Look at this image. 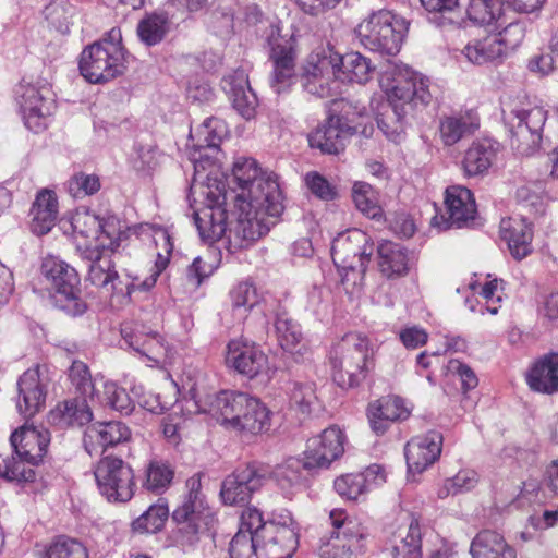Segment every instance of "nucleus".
I'll use <instances>...</instances> for the list:
<instances>
[{"mask_svg": "<svg viewBox=\"0 0 558 558\" xmlns=\"http://www.w3.org/2000/svg\"><path fill=\"white\" fill-rule=\"evenodd\" d=\"M235 208L238 219L229 241L235 248H244L265 235L283 209V195L277 175L264 171L252 158H239L233 166Z\"/></svg>", "mask_w": 558, "mask_h": 558, "instance_id": "obj_1", "label": "nucleus"}, {"mask_svg": "<svg viewBox=\"0 0 558 558\" xmlns=\"http://www.w3.org/2000/svg\"><path fill=\"white\" fill-rule=\"evenodd\" d=\"M379 85L389 105L377 116V125L387 138L397 142L404 132L405 117L432 100L429 80L407 65L388 63Z\"/></svg>", "mask_w": 558, "mask_h": 558, "instance_id": "obj_2", "label": "nucleus"}, {"mask_svg": "<svg viewBox=\"0 0 558 558\" xmlns=\"http://www.w3.org/2000/svg\"><path fill=\"white\" fill-rule=\"evenodd\" d=\"M299 545V527L290 512L275 514L256 535L239 530L230 542L231 558H292Z\"/></svg>", "mask_w": 558, "mask_h": 558, "instance_id": "obj_3", "label": "nucleus"}, {"mask_svg": "<svg viewBox=\"0 0 558 558\" xmlns=\"http://www.w3.org/2000/svg\"><path fill=\"white\" fill-rule=\"evenodd\" d=\"M374 345L360 332L342 337L330 351L332 377L338 386L351 388L364 380L374 366Z\"/></svg>", "mask_w": 558, "mask_h": 558, "instance_id": "obj_4", "label": "nucleus"}, {"mask_svg": "<svg viewBox=\"0 0 558 558\" xmlns=\"http://www.w3.org/2000/svg\"><path fill=\"white\" fill-rule=\"evenodd\" d=\"M373 251L369 236L360 229L347 230L333 239L331 257L347 292L360 290Z\"/></svg>", "mask_w": 558, "mask_h": 558, "instance_id": "obj_5", "label": "nucleus"}, {"mask_svg": "<svg viewBox=\"0 0 558 558\" xmlns=\"http://www.w3.org/2000/svg\"><path fill=\"white\" fill-rule=\"evenodd\" d=\"M121 41V31L112 28L106 37L82 51L78 68L89 83L109 82L124 73L125 50Z\"/></svg>", "mask_w": 558, "mask_h": 558, "instance_id": "obj_6", "label": "nucleus"}, {"mask_svg": "<svg viewBox=\"0 0 558 558\" xmlns=\"http://www.w3.org/2000/svg\"><path fill=\"white\" fill-rule=\"evenodd\" d=\"M332 530L320 538V558H357L364 550L365 532L361 523L342 509L329 513Z\"/></svg>", "mask_w": 558, "mask_h": 558, "instance_id": "obj_7", "label": "nucleus"}, {"mask_svg": "<svg viewBox=\"0 0 558 558\" xmlns=\"http://www.w3.org/2000/svg\"><path fill=\"white\" fill-rule=\"evenodd\" d=\"M407 31L404 20L389 11H378L363 20L356 26L355 34L366 49L393 56L399 52Z\"/></svg>", "mask_w": 558, "mask_h": 558, "instance_id": "obj_8", "label": "nucleus"}, {"mask_svg": "<svg viewBox=\"0 0 558 558\" xmlns=\"http://www.w3.org/2000/svg\"><path fill=\"white\" fill-rule=\"evenodd\" d=\"M341 63V54L332 48H319L313 51L304 66L302 84L304 89L317 97H330L340 92L341 77L337 69Z\"/></svg>", "mask_w": 558, "mask_h": 558, "instance_id": "obj_9", "label": "nucleus"}, {"mask_svg": "<svg viewBox=\"0 0 558 558\" xmlns=\"http://www.w3.org/2000/svg\"><path fill=\"white\" fill-rule=\"evenodd\" d=\"M267 44L269 48V62L271 63L269 84L276 94H281L295 80L298 58L295 39L292 34L283 35L278 26L271 25L267 35Z\"/></svg>", "mask_w": 558, "mask_h": 558, "instance_id": "obj_10", "label": "nucleus"}, {"mask_svg": "<svg viewBox=\"0 0 558 558\" xmlns=\"http://www.w3.org/2000/svg\"><path fill=\"white\" fill-rule=\"evenodd\" d=\"M94 475L100 494L109 501L125 502L133 497L135 490L133 470L121 459L102 458Z\"/></svg>", "mask_w": 558, "mask_h": 558, "instance_id": "obj_11", "label": "nucleus"}, {"mask_svg": "<svg viewBox=\"0 0 558 558\" xmlns=\"http://www.w3.org/2000/svg\"><path fill=\"white\" fill-rule=\"evenodd\" d=\"M252 396L234 391L223 390L217 393H201L195 391L194 401L199 412L209 414L218 423L228 429H234L244 410L248 409Z\"/></svg>", "mask_w": 558, "mask_h": 558, "instance_id": "obj_12", "label": "nucleus"}, {"mask_svg": "<svg viewBox=\"0 0 558 558\" xmlns=\"http://www.w3.org/2000/svg\"><path fill=\"white\" fill-rule=\"evenodd\" d=\"M226 364L248 379L268 381L276 367L269 363L268 356L255 343L231 340L227 347Z\"/></svg>", "mask_w": 558, "mask_h": 558, "instance_id": "obj_13", "label": "nucleus"}, {"mask_svg": "<svg viewBox=\"0 0 558 558\" xmlns=\"http://www.w3.org/2000/svg\"><path fill=\"white\" fill-rule=\"evenodd\" d=\"M41 269L56 292L63 296L65 301L63 307L72 315L83 314L86 305L78 298L81 290L76 270L65 262L52 256L45 258Z\"/></svg>", "mask_w": 558, "mask_h": 558, "instance_id": "obj_14", "label": "nucleus"}, {"mask_svg": "<svg viewBox=\"0 0 558 558\" xmlns=\"http://www.w3.org/2000/svg\"><path fill=\"white\" fill-rule=\"evenodd\" d=\"M513 113L517 121L512 122L511 144L521 155H531L539 147L547 111L541 106H534Z\"/></svg>", "mask_w": 558, "mask_h": 558, "instance_id": "obj_15", "label": "nucleus"}, {"mask_svg": "<svg viewBox=\"0 0 558 558\" xmlns=\"http://www.w3.org/2000/svg\"><path fill=\"white\" fill-rule=\"evenodd\" d=\"M266 475V470L256 464L234 470L221 484L220 497L223 504L235 506L248 502L252 495L264 485Z\"/></svg>", "mask_w": 558, "mask_h": 558, "instance_id": "obj_16", "label": "nucleus"}, {"mask_svg": "<svg viewBox=\"0 0 558 558\" xmlns=\"http://www.w3.org/2000/svg\"><path fill=\"white\" fill-rule=\"evenodd\" d=\"M20 108L27 129L40 132L47 126V119L52 113L53 100L47 86L37 87L21 84L16 90Z\"/></svg>", "mask_w": 558, "mask_h": 558, "instance_id": "obj_17", "label": "nucleus"}, {"mask_svg": "<svg viewBox=\"0 0 558 558\" xmlns=\"http://www.w3.org/2000/svg\"><path fill=\"white\" fill-rule=\"evenodd\" d=\"M344 434L339 427L331 426L311 437L304 451L305 466L310 469L328 468L344 451Z\"/></svg>", "mask_w": 558, "mask_h": 558, "instance_id": "obj_18", "label": "nucleus"}, {"mask_svg": "<svg viewBox=\"0 0 558 558\" xmlns=\"http://www.w3.org/2000/svg\"><path fill=\"white\" fill-rule=\"evenodd\" d=\"M77 251L81 257L88 262L87 281L107 292L123 290L122 281L111 260V252L85 243H78Z\"/></svg>", "mask_w": 558, "mask_h": 558, "instance_id": "obj_19", "label": "nucleus"}, {"mask_svg": "<svg viewBox=\"0 0 558 558\" xmlns=\"http://www.w3.org/2000/svg\"><path fill=\"white\" fill-rule=\"evenodd\" d=\"M441 448L442 435L439 432L429 430L413 437L404 448L409 472L421 473L426 470L439 458Z\"/></svg>", "mask_w": 558, "mask_h": 558, "instance_id": "obj_20", "label": "nucleus"}, {"mask_svg": "<svg viewBox=\"0 0 558 558\" xmlns=\"http://www.w3.org/2000/svg\"><path fill=\"white\" fill-rule=\"evenodd\" d=\"M10 442L17 458L38 464L47 452L50 434L46 428L25 424L12 433Z\"/></svg>", "mask_w": 558, "mask_h": 558, "instance_id": "obj_21", "label": "nucleus"}, {"mask_svg": "<svg viewBox=\"0 0 558 558\" xmlns=\"http://www.w3.org/2000/svg\"><path fill=\"white\" fill-rule=\"evenodd\" d=\"M19 399L16 408L24 417L38 413L46 399V385L40 376V367L36 366L23 373L17 381Z\"/></svg>", "mask_w": 558, "mask_h": 558, "instance_id": "obj_22", "label": "nucleus"}, {"mask_svg": "<svg viewBox=\"0 0 558 558\" xmlns=\"http://www.w3.org/2000/svg\"><path fill=\"white\" fill-rule=\"evenodd\" d=\"M353 133L354 129L348 125L341 117L330 116L320 128L311 134L308 141L312 147H316L323 153L339 154Z\"/></svg>", "mask_w": 558, "mask_h": 558, "instance_id": "obj_23", "label": "nucleus"}, {"mask_svg": "<svg viewBox=\"0 0 558 558\" xmlns=\"http://www.w3.org/2000/svg\"><path fill=\"white\" fill-rule=\"evenodd\" d=\"M445 204L449 215L448 221L444 220V229L450 227L461 228L474 220L476 204L472 192L461 185H452L446 189Z\"/></svg>", "mask_w": 558, "mask_h": 558, "instance_id": "obj_24", "label": "nucleus"}, {"mask_svg": "<svg viewBox=\"0 0 558 558\" xmlns=\"http://www.w3.org/2000/svg\"><path fill=\"white\" fill-rule=\"evenodd\" d=\"M131 432L129 427L120 421L93 424L87 427L84 434V447L93 456L101 449V452L108 447L125 442L130 439Z\"/></svg>", "mask_w": 558, "mask_h": 558, "instance_id": "obj_25", "label": "nucleus"}, {"mask_svg": "<svg viewBox=\"0 0 558 558\" xmlns=\"http://www.w3.org/2000/svg\"><path fill=\"white\" fill-rule=\"evenodd\" d=\"M228 134V128L225 121L218 118H208L195 131H191V147L194 153L191 155V161L196 163L203 158H208L206 150L217 151L220 143Z\"/></svg>", "mask_w": 558, "mask_h": 558, "instance_id": "obj_26", "label": "nucleus"}, {"mask_svg": "<svg viewBox=\"0 0 558 558\" xmlns=\"http://www.w3.org/2000/svg\"><path fill=\"white\" fill-rule=\"evenodd\" d=\"M499 233L514 259L521 260L532 253L533 231L525 219L521 217L502 219Z\"/></svg>", "mask_w": 558, "mask_h": 558, "instance_id": "obj_27", "label": "nucleus"}, {"mask_svg": "<svg viewBox=\"0 0 558 558\" xmlns=\"http://www.w3.org/2000/svg\"><path fill=\"white\" fill-rule=\"evenodd\" d=\"M410 414L411 409L397 396L384 397L368 407L369 424L376 434H384L390 423L407 420Z\"/></svg>", "mask_w": 558, "mask_h": 558, "instance_id": "obj_28", "label": "nucleus"}, {"mask_svg": "<svg viewBox=\"0 0 558 558\" xmlns=\"http://www.w3.org/2000/svg\"><path fill=\"white\" fill-rule=\"evenodd\" d=\"M389 546L392 558H421L418 519L413 514H407L404 522L392 533Z\"/></svg>", "mask_w": 558, "mask_h": 558, "instance_id": "obj_29", "label": "nucleus"}, {"mask_svg": "<svg viewBox=\"0 0 558 558\" xmlns=\"http://www.w3.org/2000/svg\"><path fill=\"white\" fill-rule=\"evenodd\" d=\"M154 242L156 247L159 250L157 252V259L155 262L154 269L151 270V274L144 279H141L138 276L132 277V281L125 283L128 294L135 291H149L156 284L160 274L168 266L169 257L173 250V243L171 242L169 231L161 228L157 229L154 232Z\"/></svg>", "mask_w": 558, "mask_h": 558, "instance_id": "obj_30", "label": "nucleus"}, {"mask_svg": "<svg viewBox=\"0 0 558 558\" xmlns=\"http://www.w3.org/2000/svg\"><path fill=\"white\" fill-rule=\"evenodd\" d=\"M223 88L229 94L234 109L245 119L255 113L257 97L252 90L244 70H238L223 80Z\"/></svg>", "mask_w": 558, "mask_h": 558, "instance_id": "obj_31", "label": "nucleus"}, {"mask_svg": "<svg viewBox=\"0 0 558 558\" xmlns=\"http://www.w3.org/2000/svg\"><path fill=\"white\" fill-rule=\"evenodd\" d=\"M195 225L197 227L199 236L209 243L219 241L222 236H226L229 240L230 231L233 229H229L227 232V213L220 206H209L202 209L201 213L195 214ZM229 251L235 252V248L230 241Z\"/></svg>", "mask_w": 558, "mask_h": 558, "instance_id": "obj_32", "label": "nucleus"}, {"mask_svg": "<svg viewBox=\"0 0 558 558\" xmlns=\"http://www.w3.org/2000/svg\"><path fill=\"white\" fill-rule=\"evenodd\" d=\"M207 515L208 513L196 512L187 507L177 508L172 513V519L178 524L172 535L174 544L183 550L193 548L199 541V527Z\"/></svg>", "mask_w": 558, "mask_h": 558, "instance_id": "obj_33", "label": "nucleus"}, {"mask_svg": "<svg viewBox=\"0 0 558 558\" xmlns=\"http://www.w3.org/2000/svg\"><path fill=\"white\" fill-rule=\"evenodd\" d=\"M92 405L89 401L80 398L66 400L49 412L48 421L60 427L83 426L93 418Z\"/></svg>", "mask_w": 558, "mask_h": 558, "instance_id": "obj_34", "label": "nucleus"}, {"mask_svg": "<svg viewBox=\"0 0 558 558\" xmlns=\"http://www.w3.org/2000/svg\"><path fill=\"white\" fill-rule=\"evenodd\" d=\"M472 558H517L515 549L505 537L492 530L478 532L471 542Z\"/></svg>", "mask_w": 558, "mask_h": 558, "instance_id": "obj_35", "label": "nucleus"}, {"mask_svg": "<svg viewBox=\"0 0 558 558\" xmlns=\"http://www.w3.org/2000/svg\"><path fill=\"white\" fill-rule=\"evenodd\" d=\"M32 229L39 235L48 233L58 217V198L53 191L44 189L37 193L32 209Z\"/></svg>", "mask_w": 558, "mask_h": 558, "instance_id": "obj_36", "label": "nucleus"}, {"mask_svg": "<svg viewBox=\"0 0 558 558\" xmlns=\"http://www.w3.org/2000/svg\"><path fill=\"white\" fill-rule=\"evenodd\" d=\"M498 143L492 140L473 142L463 158V170L466 175L474 177L485 173L496 158Z\"/></svg>", "mask_w": 558, "mask_h": 558, "instance_id": "obj_37", "label": "nucleus"}, {"mask_svg": "<svg viewBox=\"0 0 558 558\" xmlns=\"http://www.w3.org/2000/svg\"><path fill=\"white\" fill-rule=\"evenodd\" d=\"M527 384L531 389L554 393L558 391V354L546 355L536 362L527 375Z\"/></svg>", "mask_w": 558, "mask_h": 558, "instance_id": "obj_38", "label": "nucleus"}, {"mask_svg": "<svg viewBox=\"0 0 558 558\" xmlns=\"http://www.w3.org/2000/svg\"><path fill=\"white\" fill-rule=\"evenodd\" d=\"M478 126V118L471 110L449 116L440 121V137L445 145L451 146L464 136L471 135Z\"/></svg>", "mask_w": 558, "mask_h": 558, "instance_id": "obj_39", "label": "nucleus"}, {"mask_svg": "<svg viewBox=\"0 0 558 558\" xmlns=\"http://www.w3.org/2000/svg\"><path fill=\"white\" fill-rule=\"evenodd\" d=\"M69 378L78 395L77 398L87 400L92 404H95V400L100 399V386L105 377L96 376L92 378L87 365L83 362H73L69 369Z\"/></svg>", "mask_w": 558, "mask_h": 558, "instance_id": "obj_40", "label": "nucleus"}, {"mask_svg": "<svg viewBox=\"0 0 558 558\" xmlns=\"http://www.w3.org/2000/svg\"><path fill=\"white\" fill-rule=\"evenodd\" d=\"M248 409L243 411L233 430L258 435L271 426L270 410L257 398L252 397Z\"/></svg>", "mask_w": 558, "mask_h": 558, "instance_id": "obj_41", "label": "nucleus"}, {"mask_svg": "<svg viewBox=\"0 0 558 558\" xmlns=\"http://www.w3.org/2000/svg\"><path fill=\"white\" fill-rule=\"evenodd\" d=\"M305 470H313L305 466V459L302 461L299 458L291 457L284 460L282 463L276 465L271 471V476L280 489L286 495H290L303 485V472Z\"/></svg>", "mask_w": 558, "mask_h": 558, "instance_id": "obj_42", "label": "nucleus"}, {"mask_svg": "<svg viewBox=\"0 0 558 558\" xmlns=\"http://www.w3.org/2000/svg\"><path fill=\"white\" fill-rule=\"evenodd\" d=\"M380 271L388 278L404 275L408 267V253L399 243L381 242L377 248Z\"/></svg>", "mask_w": 558, "mask_h": 558, "instance_id": "obj_43", "label": "nucleus"}, {"mask_svg": "<svg viewBox=\"0 0 558 558\" xmlns=\"http://www.w3.org/2000/svg\"><path fill=\"white\" fill-rule=\"evenodd\" d=\"M169 31V17L165 12L146 14L137 24V35L146 46L159 44Z\"/></svg>", "mask_w": 558, "mask_h": 558, "instance_id": "obj_44", "label": "nucleus"}, {"mask_svg": "<svg viewBox=\"0 0 558 558\" xmlns=\"http://www.w3.org/2000/svg\"><path fill=\"white\" fill-rule=\"evenodd\" d=\"M372 71L371 62L359 52L341 56V63L337 69V73L341 76L339 82L348 81L359 84L368 82Z\"/></svg>", "mask_w": 558, "mask_h": 558, "instance_id": "obj_45", "label": "nucleus"}, {"mask_svg": "<svg viewBox=\"0 0 558 558\" xmlns=\"http://www.w3.org/2000/svg\"><path fill=\"white\" fill-rule=\"evenodd\" d=\"M101 229L96 238L97 247L101 251L113 253L120 245V242L126 236L128 227L121 219L114 215L100 218Z\"/></svg>", "mask_w": 558, "mask_h": 558, "instance_id": "obj_46", "label": "nucleus"}, {"mask_svg": "<svg viewBox=\"0 0 558 558\" xmlns=\"http://www.w3.org/2000/svg\"><path fill=\"white\" fill-rule=\"evenodd\" d=\"M71 227L75 235L76 245L85 243L89 245L96 244V238L101 229L100 218L87 210H76L71 219Z\"/></svg>", "mask_w": 558, "mask_h": 558, "instance_id": "obj_47", "label": "nucleus"}, {"mask_svg": "<svg viewBox=\"0 0 558 558\" xmlns=\"http://www.w3.org/2000/svg\"><path fill=\"white\" fill-rule=\"evenodd\" d=\"M95 404L108 407L121 414H130L133 411L134 403L128 391L119 387L114 381L104 378L100 386V399L95 400Z\"/></svg>", "mask_w": 558, "mask_h": 558, "instance_id": "obj_48", "label": "nucleus"}, {"mask_svg": "<svg viewBox=\"0 0 558 558\" xmlns=\"http://www.w3.org/2000/svg\"><path fill=\"white\" fill-rule=\"evenodd\" d=\"M275 328L280 347L288 352L296 350L303 340L301 326L286 313L277 315Z\"/></svg>", "mask_w": 558, "mask_h": 558, "instance_id": "obj_49", "label": "nucleus"}, {"mask_svg": "<svg viewBox=\"0 0 558 558\" xmlns=\"http://www.w3.org/2000/svg\"><path fill=\"white\" fill-rule=\"evenodd\" d=\"M462 53L469 62L478 65L501 58L500 46L492 36L469 43Z\"/></svg>", "mask_w": 558, "mask_h": 558, "instance_id": "obj_50", "label": "nucleus"}, {"mask_svg": "<svg viewBox=\"0 0 558 558\" xmlns=\"http://www.w3.org/2000/svg\"><path fill=\"white\" fill-rule=\"evenodd\" d=\"M34 465L26 462L25 459L17 458L15 453L12 457L0 454V477L17 483L33 482L35 478Z\"/></svg>", "mask_w": 558, "mask_h": 558, "instance_id": "obj_51", "label": "nucleus"}, {"mask_svg": "<svg viewBox=\"0 0 558 558\" xmlns=\"http://www.w3.org/2000/svg\"><path fill=\"white\" fill-rule=\"evenodd\" d=\"M233 311L239 316H245L253 307L260 302V294L257 288L248 281L236 284L230 292Z\"/></svg>", "mask_w": 558, "mask_h": 558, "instance_id": "obj_52", "label": "nucleus"}, {"mask_svg": "<svg viewBox=\"0 0 558 558\" xmlns=\"http://www.w3.org/2000/svg\"><path fill=\"white\" fill-rule=\"evenodd\" d=\"M169 510L163 504L151 505L132 523V529L140 533H156L160 531L168 519Z\"/></svg>", "mask_w": 558, "mask_h": 558, "instance_id": "obj_53", "label": "nucleus"}, {"mask_svg": "<svg viewBox=\"0 0 558 558\" xmlns=\"http://www.w3.org/2000/svg\"><path fill=\"white\" fill-rule=\"evenodd\" d=\"M352 198L356 208L371 218L381 215V208L377 204L375 191L371 184L357 181L352 187Z\"/></svg>", "mask_w": 558, "mask_h": 558, "instance_id": "obj_54", "label": "nucleus"}, {"mask_svg": "<svg viewBox=\"0 0 558 558\" xmlns=\"http://www.w3.org/2000/svg\"><path fill=\"white\" fill-rule=\"evenodd\" d=\"M288 395L290 404L304 414L310 413L317 401L313 383L293 381L289 385Z\"/></svg>", "mask_w": 558, "mask_h": 558, "instance_id": "obj_55", "label": "nucleus"}, {"mask_svg": "<svg viewBox=\"0 0 558 558\" xmlns=\"http://www.w3.org/2000/svg\"><path fill=\"white\" fill-rule=\"evenodd\" d=\"M174 472L169 464L154 461L147 468L144 486L147 490L160 494L169 487Z\"/></svg>", "mask_w": 558, "mask_h": 558, "instance_id": "obj_56", "label": "nucleus"}, {"mask_svg": "<svg viewBox=\"0 0 558 558\" xmlns=\"http://www.w3.org/2000/svg\"><path fill=\"white\" fill-rule=\"evenodd\" d=\"M501 2V0H471L468 8V16L476 24L489 25L499 19Z\"/></svg>", "mask_w": 558, "mask_h": 558, "instance_id": "obj_57", "label": "nucleus"}, {"mask_svg": "<svg viewBox=\"0 0 558 558\" xmlns=\"http://www.w3.org/2000/svg\"><path fill=\"white\" fill-rule=\"evenodd\" d=\"M478 483V474L474 470H461L453 477L447 478L438 490L439 498L457 495L473 489Z\"/></svg>", "mask_w": 558, "mask_h": 558, "instance_id": "obj_58", "label": "nucleus"}, {"mask_svg": "<svg viewBox=\"0 0 558 558\" xmlns=\"http://www.w3.org/2000/svg\"><path fill=\"white\" fill-rule=\"evenodd\" d=\"M46 558H88V551L77 539L61 536L49 545Z\"/></svg>", "mask_w": 558, "mask_h": 558, "instance_id": "obj_59", "label": "nucleus"}, {"mask_svg": "<svg viewBox=\"0 0 558 558\" xmlns=\"http://www.w3.org/2000/svg\"><path fill=\"white\" fill-rule=\"evenodd\" d=\"M69 194L74 198H84L100 190V180L96 174L75 173L66 183Z\"/></svg>", "mask_w": 558, "mask_h": 558, "instance_id": "obj_60", "label": "nucleus"}, {"mask_svg": "<svg viewBox=\"0 0 558 558\" xmlns=\"http://www.w3.org/2000/svg\"><path fill=\"white\" fill-rule=\"evenodd\" d=\"M304 182L311 193L322 201L330 202L339 196L337 186L317 171L307 172Z\"/></svg>", "mask_w": 558, "mask_h": 558, "instance_id": "obj_61", "label": "nucleus"}, {"mask_svg": "<svg viewBox=\"0 0 558 558\" xmlns=\"http://www.w3.org/2000/svg\"><path fill=\"white\" fill-rule=\"evenodd\" d=\"M500 46L501 58L514 50L524 38V27L519 22L509 23L501 32L490 35Z\"/></svg>", "mask_w": 558, "mask_h": 558, "instance_id": "obj_62", "label": "nucleus"}, {"mask_svg": "<svg viewBox=\"0 0 558 558\" xmlns=\"http://www.w3.org/2000/svg\"><path fill=\"white\" fill-rule=\"evenodd\" d=\"M335 489L341 497L356 500L366 493L365 478L360 473L342 475L336 478Z\"/></svg>", "mask_w": 558, "mask_h": 558, "instance_id": "obj_63", "label": "nucleus"}, {"mask_svg": "<svg viewBox=\"0 0 558 558\" xmlns=\"http://www.w3.org/2000/svg\"><path fill=\"white\" fill-rule=\"evenodd\" d=\"M45 19L60 31L68 29L74 9L64 1H52L44 9Z\"/></svg>", "mask_w": 558, "mask_h": 558, "instance_id": "obj_64", "label": "nucleus"}]
</instances>
